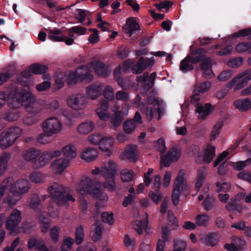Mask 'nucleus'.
Returning a JSON list of instances; mask_svg holds the SVG:
<instances>
[{"instance_id":"nucleus-1","label":"nucleus","mask_w":251,"mask_h":251,"mask_svg":"<svg viewBox=\"0 0 251 251\" xmlns=\"http://www.w3.org/2000/svg\"><path fill=\"white\" fill-rule=\"evenodd\" d=\"M29 181L25 179L14 181L9 177L4 180L0 185V199L9 192L17 197H22L27 193L30 189Z\"/></svg>"},{"instance_id":"nucleus-2","label":"nucleus","mask_w":251,"mask_h":251,"mask_svg":"<svg viewBox=\"0 0 251 251\" xmlns=\"http://www.w3.org/2000/svg\"><path fill=\"white\" fill-rule=\"evenodd\" d=\"M8 106L11 108L17 109L23 106L27 109L33 106L35 100L27 89L18 91L16 89L12 91L7 97Z\"/></svg>"},{"instance_id":"nucleus-3","label":"nucleus","mask_w":251,"mask_h":251,"mask_svg":"<svg viewBox=\"0 0 251 251\" xmlns=\"http://www.w3.org/2000/svg\"><path fill=\"white\" fill-rule=\"evenodd\" d=\"M190 55H187L180 63L179 68L183 73L191 71L194 69L193 64L201 62L205 57L206 50L201 48L190 47Z\"/></svg>"},{"instance_id":"nucleus-4","label":"nucleus","mask_w":251,"mask_h":251,"mask_svg":"<svg viewBox=\"0 0 251 251\" xmlns=\"http://www.w3.org/2000/svg\"><path fill=\"white\" fill-rule=\"evenodd\" d=\"M100 183L85 176L79 183L78 189L82 195L89 194L98 200H104L105 194L100 189Z\"/></svg>"},{"instance_id":"nucleus-5","label":"nucleus","mask_w":251,"mask_h":251,"mask_svg":"<svg viewBox=\"0 0 251 251\" xmlns=\"http://www.w3.org/2000/svg\"><path fill=\"white\" fill-rule=\"evenodd\" d=\"M94 78L91 71L87 66L80 65L78 67L75 72H71L68 76L67 83L69 85H73L78 81L89 83Z\"/></svg>"},{"instance_id":"nucleus-6","label":"nucleus","mask_w":251,"mask_h":251,"mask_svg":"<svg viewBox=\"0 0 251 251\" xmlns=\"http://www.w3.org/2000/svg\"><path fill=\"white\" fill-rule=\"evenodd\" d=\"M116 172V164L112 161L108 162V166L104 167L101 170V175L105 179V186L111 190L115 189V175Z\"/></svg>"},{"instance_id":"nucleus-7","label":"nucleus","mask_w":251,"mask_h":251,"mask_svg":"<svg viewBox=\"0 0 251 251\" xmlns=\"http://www.w3.org/2000/svg\"><path fill=\"white\" fill-rule=\"evenodd\" d=\"M251 80V73L249 70H247L238 74L231 81L226 84L229 89L234 87L235 91L239 90L247 85L249 80Z\"/></svg>"},{"instance_id":"nucleus-8","label":"nucleus","mask_w":251,"mask_h":251,"mask_svg":"<svg viewBox=\"0 0 251 251\" xmlns=\"http://www.w3.org/2000/svg\"><path fill=\"white\" fill-rule=\"evenodd\" d=\"M42 127L43 132L48 135H56L61 131L62 122L56 117H50L42 123Z\"/></svg>"},{"instance_id":"nucleus-9","label":"nucleus","mask_w":251,"mask_h":251,"mask_svg":"<svg viewBox=\"0 0 251 251\" xmlns=\"http://www.w3.org/2000/svg\"><path fill=\"white\" fill-rule=\"evenodd\" d=\"M62 154V151L50 150L43 152L38 159L35 161L34 167L39 169L45 167L53 158L60 156Z\"/></svg>"},{"instance_id":"nucleus-10","label":"nucleus","mask_w":251,"mask_h":251,"mask_svg":"<svg viewBox=\"0 0 251 251\" xmlns=\"http://www.w3.org/2000/svg\"><path fill=\"white\" fill-rule=\"evenodd\" d=\"M22 220L21 213L17 209L12 210L7 217L6 222V228L10 231L11 234H15L17 232L16 228Z\"/></svg>"},{"instance_id":"nucleus-11","label":"nucleus","mask_w":251,"mask_h":251,"mask_svg":"<svg viewBox=\"0 0 251 251\" xmlns=\"http://www.w3.org/2000/svg\"><path fill=\"white\" fill-rule=\"evenodd\" d=\"M154 64L153 57L148 58L140 57L136 63L131 67V72L136 75L142 74L147 68L151 67Z\"/></svg>"},{"instance_id":"nucleus-12","label":"nucleus","mask_w":251,"mask_h":251,"mask_svg":"<svg viewBox=\"0 0 251 251\" xmlns=\"http://www.w3.org/2000/svg\"><path fill=\"white\" fill-rule=\"evenodd\" d=\"M48 191L51 197L53 202L58 206L63 203V186L61 184L54 183L49 188Z\"/></svg>"},{"instance_id":"nucleus-13","label":"nucleus","mask_w":251,"mask_h":251,"mask_svg":"<svg viewBox=\"0 0 251 251\" xmlns=\"http://www.w3.org/2000/svg\"><path fill=\"white\" fill-rule=\"evenodd\" d=\"M90 65L97 75L106 77L110 73L109 67L100 60L92 61Z\"/></svg>"},{"instance_id":"nucleus-14","label":"nucleus","mask_w":251,"mask_h":251,"mask_svg":"<svg viewBox=\"0 0 251 251\" xmlns=\"http://www.w3.org/2000/svg\"><path fill=\"white\" fill-rule=\"evenodd\" d=\"M123 30L125 33L131 37L134 33L140 30V25L136 22L135 18H129L126 19V24L123 27Z\"/></svg>"},{"instance_id":"nucleus-15","label":"nucleus","mask_w":251,"mask_h":251,"mask_svg":"<svg viewBox=\"0 0 251 251\" xmlns=\"http://www.w3.org/2000/svg\"><path fill=\"white\" fill-rule=\"evenodd\" d=\"M84 103L85 98L79 94L70 96L67 100L68 106L75 110L82 108Z\"/></svg>"},{"instance_id":"nucleus-16","label":"nucleus","mask_w":251,"mask_h":251,"mask_svg":"<svg viewBox=\"0 0 251 251\" xmlns=\"http://www.w3.org/2000/svg\"><path fill=\"white\" fill-rule=\"evenodd\" d=\"M109 106V104L107 100L103 99L99 100L96 113L100 119L105 121L109 118V113L108 111Z\"/></svg>"},{"instance_id":"nucleus-17","label":"nucleus","mask_w":251,"mask_h":251,"mask_svg":"<svg viewBox=\"0 0 251 251\" xmlns=\"http://www.w3.org/2000/svg\"><path fill=\"white\" fill-rule=\"evenodd\" d=\"M76 155L75 149L74 146L68 145L64 147V174L65 169L68 167L70 161Z\"/></svg>"},{"instance_id":"nucleus-18","label":"nucleus","mask_w":251,"mask_h":251,"mask_svg":"<svg viewBox=\"0 0 251 251\" xmlns=\"http://www.w3.org/2000/svg\"><path fill=\"white\" fill-rule=\"evenodd\" d=\"M213 110L210 103H206L203 105L198 102L196 105V111L199 114L198 118L202 120H204Z\"/></svg>"},{"instance_id":"nucleus-19","label":"nucleus","mask_w":251,"mask_h":251,"mask_svg":"<svg viewBox=\"0 0 251 251\" xmlns=\"http://www.w3.org/2000/svg\"><path fill=\"white\" fill-rule=\"evenodd\" d=\"M201 62L200 69L203 72V76L206 78H212L214 75V73L212 70L211 58L206 56Z\"/></svg>"},{"instance_id":"nucleus-20","label":"nucleus","mask_w":251,"mask_h":251,"mask_svg":"<svg viewBox=\"0 0 251 251\" xmlns=\"http://www.w3.org/2000/svg\"><path fill=\"white\" fill-rule=\"evenodd\" d=\"M48 70L47 66L43 64H33L30 65L27 70L23 72V75L25 77H28L34 74H41L45 73Z\"/></svg>"},{"instance_id":"nucleus-21","label":"nucleus","mask_w":251,"mask_h":251,"mask_svg":"<svg viewBox=\"0 0 251 251\" xmlns=\"http://www.w3.org/2000/svg\"><path fill=\"white\" fill-rule=\"evenodd\" d=\"M103 91V87L100 84H93L86 88V93L88 97L94 100L100 96Z\"/></svg>"},{"instance_id":"nucleus-22","label":"nucleus","mask_w":251,"mask_h":251,"mask_svg":"<svg viewBox=\"0 0 251 251\" xmlns=\"http://www.w3.org/2000/svg\"><path fill=\"white\" fill-rule=\"evenodd\" d=\"M97 150L92 147L86 148L80 154L81 158L86 162L93 161L97 158Z\"/></svg>"},{"instance_id":"nucleus-23","label":"nucleus","mask_w":251,"mask_h":251,"mask_svg":"<svg viewBox=\"0 0 251 251\" xmlns=\"http://www.w3.org/2000/svg\"><path fill=\"white\" fill-rule=\"evenodd\" d=\"M93 226H95V229L91 231L90 235L92 240L94 242H97L100 240L102 237V224L99 220H97Z\"/></svg>"},{"instance_id":"nucleus-24","label":"nucleus","mask_w":251,"mask_h":251,"mask_svg":"<svg viewBox=\"0 0 251 251\" xmlns=\"http://www.w3.org/2000/svg\"><path fill=\"white\" fill-rule=\"evenodd\" d=\"M90 15L89 12L81 9H77L75 12V17L80 23H83L85 20H88V22L86 24L88 25L91 24Z\"/></svg>"},{"instance_id":"nucleus-25","label":"nucleus","mask_w":251,"mask_h":251,"mask_svg":"<svg viewBox=\"0 0 251 251\" xmlns=\"http://www.w3.org/2000/svg\"><path fill=\"white\" fill-rule=\"evenodd\" d=\"M127 114L126 109H125V111L123 109L117 111L111 118V124L114 127H118L121 125L123 120V117L126 116Z\"/></svg>"},{"instance_id":"nucleus-26","label":"nucleus","mask_w":251,"mask_h":251,"mask_svg":"<svg viewBox=\"0 0 251 251\" xmlns=\"http://www.w3.org/2000/svg\"><path fill=\"white\" fill-rule=\"evenodd\" d=\"M216 148L208 144L204 150L203 156V161L205 163H209L215 156Z\"/></svg>"},{"instance_id":"nucleus-27","label":"nucleus","mask_w":251,"mask_h":251,"mask_svg":"<svg viewBox=\"0 0 251 251\" xmlns=\"http://www.w3.org/2000/svg\"><path fill=\"white\" fill-rule=\"evenodd\" d=\"M235 107L242 111H245L251 108V100L249 98L240 99L234 102Z\"/></svg>"},{"instance_id":"nucleus-28","label":"nucleus","mask_w":251,"mask_h":251,"mask_svg":"<svg viewBox=\"0 0 251 251\" xmlns=\"http://www.w3.org/2000/svg\"><path fill=\"white\" fill-rule=\"evenodd\" d=\"M114 75L117 83L123 89L127 90L131 87L130 82L128 79L121 77L120 70L116 69L114 71Z\"/></svg>"},{"instance_id":"nucleus-29","label":"nucleus","mask_w":251,"mask_h":251,"mask_svg":"<svg viewBox=\"0 0 251 251\" xmlns=\"http://www.w3.org/2000/svg\"><path fill=\"white\" fill-rule=\"evenodd\" d=\"M95 127L94 122L86 120L80 124L77 127L78 132L83 134H87L91 132Z\"/></svg>"},{"instance_id":"nucleus-30","label":"nucleus","mask_w":251,"mask_h":251,"mask_svg":"<svg viewBox=\"0 0 251 251\" xmlns=\"http://www.w3.org/2000/svg\"><path fill=\"white\" fill-rule=\"evenodd\" d=\"M51 172L55 175H61L63 172V159L58 158L52 161L50 165Z\"/></svg>"},{"instance_id":"nucleus-31","label":"nucleus","mask_w":251,"mask_h":251,"mask_svg":"<svg viewBox=\"0 0 251 251\" xmlns=\"http://www.w3.org/2000/svg\"><path fill=\"white\" fill-rule=\"evenodd\" d=\"M113 143L112 138L105 137L101 138V140L99 145V149L102 151L108 152Z\"/></svg>"},{"instance_id":"nucleus-32","label":"nucleus","mask_w":251,"mask_h":251,"mask_svg":"<svg viewBox=\"0 0 251 251\" xmlns=\"http://www.w3.org/2000/svg\"><path fill=\"white\" fill-rule=\"evenodd\" d=\"M75 235V239L74 240L75 244L77 245L81 244L85 237L84 229L82 226L80 225L76 228Z\"/></svg>"},{"instance_id":"nucleus-33","label":"nucleus","mask_w":251,"mask_h":251,"mask_svg":"<svg viewBox=\"0 0 251 251\" xmlns=\"http://www.w3.org/2000/svg\"><path fill=\"white\" fill-rule=\"evenodd\" d=\"M22 132L21 128L15 127L9 128L5 133L11 139L10 143H14L15 140L21 134Z\"/></svg>"},{"instance_id":"nucleus-34","label":"nucleus","mask_w":251,"mask_h":251,"mask_svg":"<svg viewBox=\"0 0 251 251\" xmlns=\"http://www.w3.org/2000/svg\"><path fill=\"white\" fill-rule=\"evenodd\" d=\"M39 152L34 149H30L23 152L22 156L26 161H31L35 159L38 155Z\"/></svg>"},{"instance_id":"nucleus-35","label":"nucleus","mask_w":251,"mask_h":251,"mask_svg":"<svg viewBox=\"0 0 251 251\" xmlns=\"http://www.w3.org/2000/svg\"><path fill=\"white\" fill-rule=\"evenodd\" d=\"M48 38L53 41L61 42L63 40V33L60 29H54L50 30Z\"/></svg>"},{"instance_id":"nucleus-36","label":"nucleus","mask_w":251,"mask_h":251,"mask_svg":"<svg viewBox=\"0 0 251 251\" xmlns=\"http://www.w3.org/2000/svg\"><path fill=\"white\" fill-rule=\"evenodd\" d=\"M235 50L239 53L248 51L251 54V42H242L238 44L235 47Z\"/></svg>"},{"instance_id":"nucleus-37","label":"nucleus","mask_w":251,"mask_h":251,"mask_svg":"<svg viewBox=\"0 0 251 251\" xmlns=\"http://www.w3.org/2000/svg\"><path fill=\"white\" fill-rule=\"evenodd\" d=\"M10 154L6 153L0 157V176H2L7 167V163Z\"/></svg>"},{"instance_id":"nucleus-38","label":"nucleus","mask_w":251,"mask_h":251,"mask_svg":"<svg viewBox=\"0 0 251 251\" xmlns=\"http://www.w3.org/2000/svg\"><path fill=\"white\" fill-rule=\"evenodd\" d=\"M125 155L127 158L133 161L137 159V153L136 146L134 145L129 146L125 151Z\"/></svg>"},{"instance_id":"nucleus-39","label":"nucleus","mask_w":251,"mask_h":251,"mask_svg":"<svg viewBox=\"0 0 251 251\" xmlns=\"http://www.w3.org/2000/svg\"><path fill=\"white\" fill-rule=\"evenodd\" d=\"M206 175V169L204 168H200L198 171V179L196 182V187L199 189L203 185Z\"/></svg>"},{"instance_id":"nucleus-40","label":"nucleus","mask_w":251,"mask_h":251,"mask_svg":"<svg viewBox=\"0 0 251 251\" xmlns=\"http://www.w3.org/2000/svg\"><path fill=\"white\" fill-rule=\"evenodd\" d=\"M215 202L216 201L212 196L207 195L202 202L203 207L206 211L211 210L215 206Z\"/></svg>"},{"instance_id":"nucleus-41","label":"nucleus","mask_w":251,"mask_h":251,"mask_svg":"<svg viewBox=\"0 0 251 251\" xmlns=\"http://www.w3.org/2000/svg\"><path fill=\"white\" fill-rule=\"evenodd\" d=\"M217 234L215 232H211L206 235L204 239L203 242L206 245L211 247L215 246L217 243V239L216 238Z\"/></svg>"},{"instance_id":"nucleus-42","label":"nucleus","mask_w":251,"mask_h":251,"mask_svg":"<svg viewBox=\"0 0 251 251\" xmlns=\"http://www.w3.org/2000/svg\"><path fill=\"white\" fill-rule=\"evenodd\" d=\"M38 219L40 223L42 232L46 233L50 226L48 219L45 217L44 214H41L39 216Z\"/></svg>"},{"instance_id":"nucleus-43","label":"nucleus","mask_w":251,"mask_h":251,"mask_svg":"<svg viewBox=\"0 0 251 251\" xmlns=\"http://www.w3.org/2000/svg\"><path fill=\"white\" fill-rule=\"evenodd\" d=\"M134 172L132 170L124 169L121 171L120 177L124 182H130L133 180Z\"/></svg>"},{"instance_id":"nucleus-44","label":"nucleus","mask_w":251,"mask_h":251,"mask_svg":"<svg viewBox=\"0 0 251 251\" xmlns=\"http://www.w3.org/2000/svg\"><path fill=\"white\" fill-rule=\"evenodd\" d=\"M174 187H177L183 190H186L187 188V185L184 183V176L181 174V171L179 172L178 176L174 182Z\"/></svg>"},{"instance_id":"nucleus-45","label":"nucleus","mask_w":251,"mask_h":251,"mask_svg":"<svg viewBox=\"0 0 251 251\" xmlns=\"http://www.w3.org/2000/svg\"><path fill=\"white\" fill-rule=\"evenodd\" d=\"M136 126L137 124L135 123L133 120H129L124 122L123 125V129L126 133L130 134L132 132Z\"/></svg>"},{"instance_id":"nucleus-46","label":"nucleus","mask_w":251,"mask_h":251,"mask_svg":"<svg viewBox=\"0 0 251 251\" xmlns=\"http://www.w3.org/2000/svg\"><path fill=\"white\" fill-rule=\"evenodd\" d=\"M209 216L206 214H198L196 216L195 221L199 226H206L209 221Z\"/></svg>"},{"instance_id":"nucleus-47","label":"nucleus","mask_w":251,"mask_h":251,"mask_svg":"<svg viewBox=\"0 0 251 251\" xmlns=\"http://www.w3.org/2000/svg\"><path fill=\"white\" fill-rule=\"evenodd\" d=\"M155 149L160 153H164L166 150L165 141L162 138H159L154 142Z\"/></svg>"},{"instance_id":"nucleus-48","label":"nucleus","mask_w":251,"mask_h":251,"mask_svg":"<svg viewBox=\"0 0 251 251\" xmlns=\"http://www.w3.org/2000/svg\"><path fill=\"white\" fill-rule=\"evenodd\" d=\"M211 84L210 81L208 80H206L203 83H198L195 87V91L203 93L208 90L211 86Z\"/></svg>"},{"instance_id":"nucleus-49","label":"nucleus","mask_w":251,"mask_h":251,"mask_svg":"<svg viewBox=\"0 0 251 251\" xmlns=\"http://www.w3.org/2000/svg\"><path fill=\"white\" fill-rule=\"evenodd\" d=\"M149 77V73L147 72H145L143 73V75H138L136 78V81L140 83L142 85V87L144 89L147 91V86L146 85L148 83V78Z\"/></svg>"},{"instance_id":"nucleus-50","label":"nucleus","mask_w":251,"mask_h":251,"mask_svg":"<svg viewBox=\"0 0 251 251\" xmlns=\"http://www.w3.org/2000/svg\"><path fill=\"white\" fill-rule=\"evenodd\" d=\"M10 138L6 133H3L0 138V147L2 149H5L11 146L13 143H10Z\"/></svg>"},{"instance_id":"nucleus-51","label":"nucleus","mask_w":251,"mask_h":251,"mask_svg":"<svg viewBox=\"0 0 251 251\" xmlns=\"http://www.w3.org/2000/svg\"><path fill=\"white\" fill-rule=\"evenodd\" d=\"M183 190L177 187H174L172 194V200L174 205L176 206L178 204L180 195Z\"/></svg>"},{"instance_id":"nucleus-52","label":"nucleus","mask_w":251,"mask_h":251,"mask_svg":"<svg viewBox=\"0 0 251 251\" xmlns=\"http://www.w3.org/2000/svg\"><path fill=\"white\" fill-rule=\"evenodd\" d=\"M223 126V123L221 122H218L213 127L211 133L210 140L213 141L219 135L220 130Z\"/></svg>"},{"instance_id":"nucleus-53","label":"nucleus","mask_w":251,"mask_h":251,"mask_svg":"<svg viewBox=\"0 0 251 251\" xmlns=\"http://www.w3.org/2000/svg\"><path fill=\"white\" fill-rule=\"evenodd\" d=\"M216 187L217 188V191L219 192H224L226 193L228 192L230 189V184L229 182H217L216 183Z\"/></svg>"},{"instance_id":"nucleus-54","label":"nucleus","mask_w":251,"mask_h":251,"mask_svg":"<svg viewBox=\"0 0 251 251\" xmlns=\"http://www.w3.org/2000/svg\"><path fill=\"white\" fill-rule=\"evenodd\" d=\"M12 195V196L8 195L3 200L4 202L7 203L10 206L16 205L21 198V197H17Z\"/></svg>"},{"instance_id":"nucleus-55","label":"nucleus","mask_w":251,"mask_h":251,"mask_svg":"<svg viewBox=\"0 0 251 251\" xmlns=\"http://www.w3.org/2000/svg\"><path fill=\"white\" fill-rule=\"evenodd\" d=\"M149 196L150 199L155 203H158L162 198V194L159 190H154L151 191Z\"/></svg>"},{"instance_id":"nucleus-56","label":"nucleus","mask_w":251,"mask_h":251,"mask_svg":"<svg viewBox=\"0 0 251 251\" xmlns=\"http://www.w3.org/2000/svg\"><path fill=\"white\" fill-rule=\"evenodd\" d=\"M14 67L10 66L8 71L5 73H0V85L5 82L13 75L11 71H13Z\"/></svg>"},{"instance_id":"nucleus-57","label":"nucleus","mask_w":251,"mask_h":251,"mask_svg":"<svg viewBox=\"0 0 251 251\" xmlns=\"http://www.w3.org/2000/svg\"><path fill=\"white\" fill-rule=\"evenodd\" d=\"M101 219L103 222L112 225L114 223V215L112 213L103 212L101 215Z\"/></svg>"},{"instance_id":"nucleus-58","label":"nucleus","mask_w":251,"mask_h":251,"mask_svg":"<svg viewBox=\"0 0 251 251\" xmlns=\"http://www.w3.org/2000/svg\"><path fill=\"white\" fill-rule=\"evenodd\" d=\"M251 33V27H248L246 28L240 29L237 32H234L232 35L233 38H237L239 37H246L250 36Z\"/></svg>"},{"instance_id":"nucleus-59","label":"nucleus","mask_w":251,"mask_h":251,"mask_svg":"<svg viewBox=\"0 0 251 251\" xmlns=\"http://www.w3.org/2000/svg\"><path fill=\"white\" fill-rule=\"evenodd\" d=\"M173 4V2L171 1L165 0L161 1L158 3H155V6L157 9H158L159 11H161V9L164 8L166 10L167 12Z\"/></svg>"},{"instance_id":"nucleus-60","label":"nucleus","mask_w":251,"mask_h":251,"mask_svg":"<svg viewBox=\"0 0 251 251\" xmlns=\"http://www.w3.org/2000/svg\"><path fill=\"white\" fill-rule=\"evenodd\" d=\"M243 60L242 58L236 57L228 61L227 63V65L229 67L236 68L241 66L243 64Z\"/></svg>"},{"instance_id":"nucleus-61","label":"nucleus","mask_w":251,"mask_h":251,"mask_svg":"<svg viewBox=\"0 0 251 251\" xmlns=\"http://www.w3.org/2000/svg\"><path fill=\"white\" fill-rule=\"evenodd\" d=\"M30 179L32 182L35 183H40L43 182L44 177L41 173L35 172L30 175Z\"/></svg>"},{"instance_id":"nucleus-62","label":"nucleus","mask_w":251,"mask_h":251,"mask_svg":"<svg viewBox=\"0 0 251 251\" xmlns=\"http://www.w3.org/2000/svg\"><path fill=\"white\" fill-rule=\"evenodd\" d=\"M103 95L106 99L112 100L114 99V91L113 88L110 86H106L103 89Z\"/></svg>"},{"instance_id":"nucleus-63","label":"nucleus","mask_w":251,"mask_h":251,"mask_svg":"<svg viewBox=\"0 0 251 251\" xmlns=\"http://www.w3.org/2000/svg\"><path fill=\"white\" fill-rule=\"evenodd\" d=\"M40 200L38 196L33 194L30 198L29 206L32 209H36L40 204Z\"/></svg>"},{"instance_id":"nucleus-64","label":"nucleus","mask_w":251,"mask_h":251,"mask_svg":"<svg viewBox=\"0 0 251 251\" xmlns=\"http://www.w3.org/2000/svg\"><path fill=\"white\" fill-rule=\"evenodd\" d=\"M251 163V158H249L245 161H240L236 162L234 166L235 169L237 171L243 170L247 165Z\"/></svg>"}]
</instances>
